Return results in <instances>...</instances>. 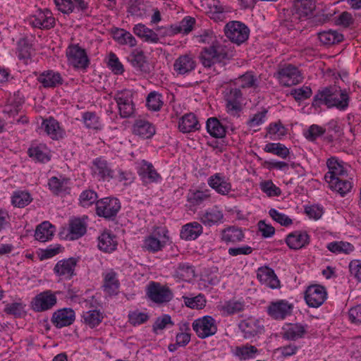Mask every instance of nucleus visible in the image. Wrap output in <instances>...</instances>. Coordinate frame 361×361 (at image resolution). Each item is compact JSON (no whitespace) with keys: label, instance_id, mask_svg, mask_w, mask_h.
Here are the masks:
<instances>
[{"label":"nucleus","instance_id":"f257e3e1","mask_svg":"<svg viewBox=\"0 0 361 361\" xmlns=\"http://www.w3.org/2000/svg\"><path fill=\"white\" fill-rule=\"evenodd\" d=\"M350 97L345 90L336 87H327L319 90L314 95L312 106L319 107L324 104L327 108L336 107L340 111H345L349 105Z\"/></svg>","mask_w":361,"mask_h":361},{"label":"nucleus","instance_id":"f03ea898","mask_svg":"<svg viewBox=\"0 0 361 361\" xmlns=\"http://www.w3.org/2000/svg\"><path fill=\"white\" fill-rule=\"evenodd\" d=\"M202 65L209 68L216 63H220L228 59V51L225 46H209L204 47L199 56Z\"/></svg>","mask_w":361,"mask_h":361},{"label":"nucleus","instance_id":"7ed1b4c3","mask_svg":"<svg viewBox=\"0 0 361 361\" xmlns=\"http://www.w3.org/2000/svg\"><path fill=\"white\" fill-rule=\"evenodd\" d=\"M250 30L248 27L239 21H231L225 27L226 36L237 44L245 42L249 37Z\"/></svg>","mask_w":361,"mask_h":361},{"label":"nucleus","instance_id":"20e7f679","mask_svg":"<svg viewBox=\"0 0 361 361\" xmlns=\"http://www.w3.org/2000/svg\"><path fill=\"white\" fill-rule=\"evenodd\" d=\"M147 295L152 301L159 304L168 302L173 298V293L168 286L154 281L147 286Z\"/></svg>","mask_w":361,"mask_h":361},{"label":"nucleus","instance_id":"39448f33","mask_svg":"<svg viewBox=\"0 0 361 361\" xmlns=\"http://www.w3.org/2000/svg\"><path fill=\"white\" fill-rule=\"evenodd\" d=\"M120 209L121 204L117 198H102L98 200L96 204L97 214L106 219L115 217Z\"/></svg>","mask_w":361,"mask_h":361},{"label":"nucleus","instance_id":"423d86ee","mask_svg":"<svg viewBox=\"0 0 361 361\" xmlns=\"http://www.w3.org/2000/svg\"><path fill=\"white\" fill-rule=\"evenodd\" d=\"M192 329L200 338L214 335L217 331L215 319L211 316H204L192 322Z\"/></svg>","mask_w":361,"mask_h":361},{"label":"nucleus","instance_id":"0eeeda50","mask_svg":"<svg viewBox=\"0 0 361 361\" xmlns=\"http://www.w3.org/2000/svg\"><path fill=\"white\" fill-rule=\"evenodd\" d=\"M56 302V293L47 290L35 295L31 301L30 305L34 311L39 312L51 309Z\"/></svg>","mask_w":361,"mask_h":361},{"label":"nucleus","instance_id":"6e6552de","mask_svg":"<svg viewBox=\"0 0 361 361\" xmlns=\"http://www.w3.org/2000/svg\"><path fill=\"white\" fill-rule=\"evenodd\" d=\"M114 99L117 104L121 118H129L134 114L135 104L130 94L125 91L118 92L115 94Z\"/></svg>","mask_w":361,"mask_h":361},{"label":"nucleus","instance_id":"1a4fd4ad","mask_svg":"<svg viewBox=\"0 0 361 361\" xmlns=\"http://www.w3.org/2000/svg\"><path fill=\"white\" fill-rule=\"evenodd\" d=\"M68 62L75 68H85L89 59L84 49L78 44L70 45L66 50Z\"/></svg>","mask_w":361,"mask_h":361},{"label":"nucleus","instance_id":"9d476101","mask_svg":"<svg viewBox=\"0 0 361 361\" xmlns=\"http://www.w3.org/2000/svg\"><path fill=\"white\" fill-rule=\"evenodd\" d=\"M326 295L324 286L312 285L307 288L305 293V300L309 307H318L324 302Z\"/></svg>","mask_w":361,"mask_h":361},{"label":"nucleus","instance_id":"9b49d317","mask_svg":"<svg viewBox=\"0 0 361 361\" xmlns=\"http://www.w3.org/2000/svg\"><path fill=\"white\" fill-rule=\"evenodd\" d=\"M77 263L78 259L75 257L59 260L54 268V272L61 279L70 280L75 275V269Z\"/></svg>","mask_w":361,"mask_h":361},{"label":"nucleus","instance_id":"f8f14e48","mask_svg":"<svg viewBox=\"0 0 361 361\" xmlns=\"http://www.w3.org/2000/svg\"><path fill=\"white\" fill-rule=\"evenodd\" d=\"M239 328L246 339H251L264 332V326L262 322L253 317H249L241 321Z\"/></svg>","mask_w":361,"mask_h":361},{"label":"nucleus","instance_id":"ddd939ff","mask_svg":"<svg viewBox=\"0 0 361 361\" xmlns=\"http://www.w3.org/2000/svg\"><path fill=\"white\" fill-rule=\"evenodd\" d=\"M29 22L33 27L40 29H50L55 25V19L48 9L38 10L29 18Z\"/></svg>","mask_w":361,"mask_h":361},{"label":"nucleus","instance_id":"4468645a","mask_svg":"<svg viewBox=\"0 0 361 361\" xmlns=\"http://www.w3.org/2000/svg\"><path fill=\"white\" fill-rule=\"evenodd\" d=\"M278 74L280 83L286 87L295 85L302 79L298 68L290 64L281 68Z\"/></svg>","mask_w":361,"mask_h":361},{"label":"nucleus","instance_id":"2eb2a0df","mask_svg":"<svg viewBox=\"0 0 361 361\" xmlns=\"http://www.w3.org/2000/svg\"><path fill=\"white\" fill-rule=\"evenodd\" d=\"M292 310L293 305L283 300L271 302L267 308L269 315L275 319H285Z\"/></svg>","mask_w":361,"mask_h":361},{"label":"nucleus","instance_id":"dca6fc26","mask_svg":"<svg viewBox=\"0 0 361 361\" xmlns=\"http://www.w3.org/2000/svg\"><path fill=\"white\" fill-rule=\"evenodd\" d=\"M92 173L99 180H109L114 178V171L106 160L97 158L92 162Z\"/></svg>","mask_w":361,"mask_h":361},{"label":"nucleus","instance_id":"f3484780","mask_svg":"<svg viewBox=\"0 0 361 361\" xmlns=\"http://www.w3.org/2000/svg\"><path fill=\"white\" fill-rule=\"evenodd\" d=\"M257 278L262 284L275 289L280 288V281L274 271L268 267H262L257 269Z\"/></svg>","mask_w":361,"mask_h":361},{"label":"nucleus","instance_id":"a211bd4d","mask_svg":"<svg viewBox=\"0 0 361 361\" xmlns=\"http://www.w3.org/2000/svg\"><path fill=\"white\" fill-rule=\"evenodd\" d=\"M75 312L71 308H63L54 312L51 322L56 328L69 326L75 321Z\"/></svg>","mask_w":361,"mask_h":361},{"label":"nucleus","instance_id":"6ab92c4d","mask_svg":"<svg viewBox=\"0 0 361 361\" xmlns=\"http://www.w3.org/2000/svg\"><path fill=\"white\" fill-rule=\"evenodd\" d=\"M326 164L329 168V172L324 176V179L328 183H332L334 180L341 177L347 176V171L336 158L331 157L329 159Z\"/></svg>","mask_w":361,"mask_h":361},{"label":"nucleus","instance_id":"aec40b11","mask_svg":"<svg viewBox=\"0 0 361 361\" xmlns=\"http://www.w3.org/2000/svg\"><path fill=\"white\" fill-rule=\"evenodd\" d=\"M133 133L142 139H149L155 134L156 128L147 120L137 119L133 126Z\"/></svg>","mask_w":361,"mask_h":361},{"label":"nucleus","instance_id":"412c9836","mask_svg":"<svg viewBox=\"0 0 361 361\" xmlns=\"http://www.w3.org/2000/svg\"><path fill=\"white\" fill-rule=\"evenodd\" d=\"M195 61L188 54L180 56L176 59L173 63V69L178 75L189 73L195 70Z\"/></svg>","mask_w":361,"mask_h":361},{"label":"nucleus","instance_id":"4be33fe9","mask_svg":"<svg viewBox=\"0 0 361 361\" xmlns=\"http://www.w3.org/2000/svg\"><path fill=\"white\" fill-rule=\"evenodd\" d=\"M137 173L144 184L157 183L161 180V176L154 169L153 165L145 160L142 161V166Z\"/></svg>","mask_w":361,"mask_h":361},{"label":"nucleus","instance_id":"5701e85b","mask_svg":"<svg viewBox=\"0 0 361 361\" xmlns=\"http://www.w3.org/2000/svg\"><path fill=\"white\" fill-rule=\"evenodd\" d=\"M200 215V221L207 226L220 224L224 218L222 212L217 207L210 208Z\"/></svg>","mask_w":361,"mask_h":361},{"label":"nucleus","instance_id":"b1692460","mask_svg":"<svg viewBox=\"0 0 361 361\" xmlns=\"http://www.w3.org/2000/svg\"><path fill=\"white\" fill-rule=\"evenodd\" d=\"M133 31L136 36L145 42L156 44L159 42V35L153 30L147 27L144 24L138 23L135 25Z\"/></svg>","mask_w":361,"mask_h":361},{"label":"nucleus","instance_id":"393cba45","mask_svg":"<svg viewBox=\"0 0 361 361\" xmlns=\"http://www.w3.org/2000/svg\"><path fill=\"white\" fill-rule=\"evenodd\" d=\"M286 242L290 249L298 250L309 244L310 237L306 232L295 231L286 237Z\"/></svg>","mask_w":361,"mask_h":361},{"label":"nucleus","instance_id":"a878e982","mask_svg":"<svg viewBox=\"0 0 361 361\" xmlns=\"http://www.w3.org/2000/svg\"><path fill=\"white\" fill-rule=\"evenodd\" d=\"M41 128L53 140L63 137V130L60 128L59 122L53 118L44 120Z\"/></svg>","mask_w":361,"mask_h":361},{"label":"nucleus","instance_id":"bb28decb","mask_svg":"<svg viewBox=\"0 0 361 361\" xmlns=\"http://www.w3.org/2000/svg\"><path fill=\"white\" fill-rule=\"evenodd\" d=\"M104 284L103 288L104 292L109 295L117 294L120 286L119 281L117 278V274L111 270L103 274Z\"/></svg>","mask_w":361,"mask_h":361},{"label":"nucleus","instance_id":"cd10ccee","mask_svg":"<svg viewBox=\"0 0 361 361\" xmlns=\"http://www.w3.org/2000/svg\"><path fill=\"white\" fill-rule=\"evenodd\" d=\"M37 80L46 88L55 87L63 82L61 74L53 71H44L38 76Z\"/></svg>","mask_w":361,"mask_h":361},{"label":"nucleus","instance_id":"c85d7f7f","mask_svg":"<svg viewBox=\"0 0 361 361\" xmlns=\"http://www.w3.org/2000/svg\"><path fill=\"white\" fill-rule=\"evenodd\" d=\"M203 232V228L200 224L194 221L188 223L182 227L180 236L185 240H194Z\"/></svg>","mask_w":361,"mask_h":361},{"label":"nucleus","instance_id":"c756f323","mask_svg":"<svg viewBox=\"0 0 361 361\" xmlns=\"http://www.w3.org/2000/svg\"><path fill=\"white\" fill-rule=\"evenodd\" d=\"M294 7L299 18H302L312 16L316 6L314 0H295Z\"/></svg>","mask_w":361,"mask_h":361},{"label":"nucleus","instance_id":"7c9ffc66","mask_svg":"<svg viewBox=\"0 0 361 361\" xmlns=\"http://www.w3.org/2000/svg\"><path fill=\"white\" fill-rule=\"evenodd\" d=\"M242 92L238 88H231L225 95L228 111H238L240 110V99Z\"/></svg>","mask_w":361,"mask_h":361},{"label":"nucleus","instance_id":"2f4dec72","mask_svg":"<svg viewBox=\"0 0 361 361\" xmlns=\"http://www.w3.org/2000/svg\"><path fill=\"white\" fill-rule=\"evenodd\" d=\"M200 127V125L195 115L192 113L184 115L178 123V128L183 133L195 131L198 130Z\"/></svg>","mask_w":361,"mask_h":361},{"label":"nucleus","instance_id":"473e14b6","mask_svg":"<svg viewBox=\"0 0 361 361\" xmlns=\"http://www.w3.org/2000/svg\"><path fill=\"white\" fill-rule=\"evenodd\" d=\"M209 185L217 192L221 195L228 194L231 190V183L227 182L224 177L216 173L209 178Z\"/></svg>","mask_w":361,"mask_h":361},{"label":"nucleus","instance_id":"72a5a7b5","mask_svg":"<svg viewBox=\"0 0 361 361\" xmlns=\"http://www.w3.org/2000/svg\"><path fill=\"white\" fill-rule=\"evenodd\" d=\"M117 242L115 236L108 232H104L98 237V247L99 250L111 252L116 250Z\"/></svg>","mask_w":361,"mask_h":361},{"label":"nucleus","instance_id":"f704fd0d","mask_svg":"<svg viewBox=\"0 0 361 361\" xmlns=\"http://www.w3.org/2000/svg\"><path fill=\"white\" fill-rule=\"evenodd\" d=\"M54 233V226L49 222L44 221L37 226L35 237L39 241L46 242L52 238Z\"/></svg>","mask_w":361,"mask_h":361},{"label":"nucleus","instance_id":"c9c22d12","mask_svg":"<svg viewBox=\"0 0 361 361\" xmlns=\"http://www.w3.org/2000/svg\"><path fill=\"white\" fill-rule=\"evenodd\" d=\"M207 132L214 137L221 138L226 135V128L215 117L207 119L206 123Z\"/></svg>","mask_w":361,"mask_h":361},{"label":"nucleus","instance_id":"e433bc0d","mask_svg":"<svg viewBox=\"0 0 361 361\" xmlns=\"http://www.w3.org/2000/svg\"><path fill=\"white\" fill-rule=\"evenodd\" d=\"M103 319L102 313L97 310H91L82 312V322L94 328L98 326Z\"/></svg>","mask_w":361,"mask_h":361},{"label":"nucleus","instance_id":"4c0bfd02","mask_svg":"<svg viewBox=\"0 0 361 361\" xmlns=\"http://www.w3.org/2000/svg\"><path fill=\"white\" fill-rule=\"evenodd\" d=\"M195 23V18L192 17L184 18L178 25H173L171 26V33L176 35L178 33L188 34L193 28Z\"/></svg>","mask_w":361,"mask_h":361},{"label":"nucleus","instance_id":"58836bf2","mask_svg":"<svg viewBox=\"0 0 361 361\" xmlns=\"http://www.w3.org/2000/svg\"><path fill=\"white\" fill-rule=\"evenodd\" d=\"M69 235L71 240L78 239L86 233V225L80 219H75L70 221Z\"/></svg>","mask_w":361,"mask_h":361},{"label":"nucleus","instance_id":"ea45409f","mask_svg":"<svg viewBox=\"0 0 361 361\" xmlns=\"http://www.w3.org/2000/svg\"><path fill=\"white\" fill-rule=\"evenodd\" d=\"M319 41L325 45H331L341 42L343 39V35L336 31L328 30L318 34Z\"/></svg>","mask_w":361,"mask_h":361},{"label":"nucleus","instance_id":"a19ab883","mask_svg":"<svg viewBox=\"0 0 361 361\" xmlns=\"http://www.w3.org/2000/svg\"><path fill=\"white\" fill-rule=\"evenodd\" d=\"M131 64L143 72H149V65L143 51H133L130 56Z\"/></svg>","mask_w":361,"mask_h":361},{"label":"nucleus","instance_id":"79ce46f5","mask_svg":"<svg viewBox=\"0 0 361 361\" xmlns=\"http://www.w3.org/2000/svg\"><path fill=\"white\" fill-rule=\"evenodd\" d=\"M243 238L244 235L242 231L235 227H229L223 230L221 233V239L226 243L239 242Z\"/></svg>","mask_w":361,"mask_h":361},{"label":"nucleus","instance_id":"37998d69","mask_svg":"<svg viewBox=\"0 0 361 361\" xmlns=\"http://www.w3.org/2000/svg\"><path fill=\"white\" fill-rule=\"evenodd\" d=\"M341 177L329 183L330 188L338 192L341 196H344L349 192L352 188L351 182Z\"/></svg>","mask_w":361,"mask_h":361},{"label":"nucleus","instance_id":"c03bdc74","mask_svg":"<svg viewBox=\"0 0 361 361\" xmlns=\"http://www.w3.org/2000/svg\"><path fill=\"white\" fill-rule=\"evenodd\" d=\"M32 200L30 194L25 191H16L12 196V204L19 208L28 205Z\"/></svg>","mask_w":361,"mask_h":361},{"label":"nucleus","instance_id":"a18cd8bd","mask_svg":"<svg viewBox=\"0 0 361 361\" xmlns=\"http://www.w3.org/2000/svg\"><path fill=\"white\" fill-rule=\"evenodd\" d=\"M305 334V329L300 324L290 326L283 334V338L286 340L295 341L302 338Z\"/></svg>","mask_w":361,"mask_h":361},{"label":"nucleus","instance_id":"49530a36","mask_svg":"<svg viewBox=\"0 0 361 361\" xmlns=\"http://www.w3.org/2000/svg\"><path fill=\"white\" fill-rule=\"evenodd\" d=\"M18 52L19 59L25 61V62L31 58L33 49L27 39L22 38L18 41Z\"/></svg>","mask_w":361,"mask_h":361},{"label":"nucleus","instance_id":"de8ad7c7","mask_svg":"<svg viewBox=\"0 0 361 361\" xmlns=\"http://www.w3.org/2000/svg\"><path fill=\"white\" fill-rule=\"evenodd\" d=\"M264 151L274 154L281 158H286L289 154V149L281 143H268L264 147Z\"/></svg>","mask_w":361,"mask_h":361},{"label":"nucleus","instance_id":"09e8293b","mask_svg":"<svg viewBox=\"0 0 361 361\" xmlns=\"http://www.w3.org/2000/svg\"><path fill=\"white\" fill-rule=\"evenodd\" d=\"M163 104L161 95L157 92H151L146 99L147 106L149 110L154 111H159Z\"/></svg>","mask_w":361,"mask_h":361},{"label":"nucleus","instance_id":"8fccbe9b","mask_svg":"<svg viewBox=\"0 0 361 361\" xmlns=\"http://www.w3.org/2000/svg\"><path fill=\"white\" fill-rule=\"evenodd\" d=\"M82 121L86 128L90 129L98 130L102 126L99 117L94 112L87 111L82 114Z\"/></svg>","mask_w":361,"mask_h":361},{"label":"nucleus","instance_id":"3c124183","mask_svg":"<svg viewBox=\"0 0 361 361\" xmlns=\"http://www.w3.org/2000/svg\"><path fill=\"white\" fill-rule=\"evenodd\" d=\"M175 275L183 281H188L195 276V271L188 264L181 263L176 268Z\"/></svg>","mask_w":361,"mask_h":361},{"label":"nucleus","instance_id":"603ef678","mask_svg":"<svg viewBox=\"0 0 361 361\" xmlns=\"http://www.w3.org/2000/svg\"><path fill=\"white\" fill-rule=\"evenodd\" d=\"M98 196L92 190H85L81 192L79 197L80 204L83 207H88L94 203L97 204Z\"/></svg>","mask_w":361,"mask_h":361},{"label":"nucleus","instance_id":"864d4df0","mask_svg":"<svg viewBox=\"0 0 361 361\" xmlns=\"http://www.w3.org/2000/svg\"><path fill=\"white\" fill-rule=\"evenodd\" d=\"M257 353L258 350L255 346L245 345L236 347L235 354L241 359L246 360L254 357Z\"/></svg>","mask_w":361,"mask_h":361},{"label":"nucleus","instance_id":"5fc2aeb1","mask_svg":"<svg viewBox=\"0 0 361 361\" xmlns=\"http://www.w3.org/2000/svg\"><path fill=\"white\" fill-rule=\"evenodd\" d=\"M327 248L334 253H349L354 250V247L347 242H332L328 244Z\"/></svg>","mask_w":361,"mask_h":361},{"label":"nucleus","instance_id":"6e6d98bb","mask_svg":"<svg viewBox=\"0 0 361 361\" xmlns=\"http://www.w3.org/2000/svg\"><path fill=\"white\" fill-rule=\"evenodd\" d=\"M25 307L21 302L8 303L5 306L4 312L15 317H22L25 313Z\"/></svg>","mask_w":361,"mask_h":361},{"label":"nucleus","instance_id":"4d7b16f0","mask_svg":"<svg viewBox=\"0 0 361 361\" xmlns=\"http://www.w3.org/2000/svg\"><path fill=\"white\" fill-rule=\"evenodd\" d=\"M257 78L251 73H246L240 76L237 81L238 85L242 88L256 87Z\"/></svg>","mask_w":361,"mask_h":361},{"label":"nucleus","instance_id":"13d9d810","mask_svg":"<svg viewBox=\"0 0 361 361\" xmlns=\"http://www.w3.org/2000/svg\"><path fill=\"white\" fill-rule=\"evenodd\" d=\"M270 216L277 223L283 226H288L293 224V220L287 215L279 212L275 209H271L269 212Z\"/></svg>","mask_w":361,"mask_h":361},{"label":"nucleus","instance_id":"bf43d9fd","mask_svg":"<svg viewBox=\"0 0 361 361\" xmlns=\"http://www.w3.org/2000/svg\"><path fill=\"white\" fill-rule=\"evenodd\" d=\"M312 92L310 87L303 86L300 88L291 90L290 94L293 96L296 101L305 100L312 95Z\"/></svg>","mask_w":361,"mask_h":361},{"label":"nucleus","instance_id":"052dcab7","mask_svg":"<svg viewBox=\"0 0 361 361\" xmlns=\"http://www.w3.org/2000/svg\"><path fill=\"white\" fill-rule=\"evenodd\" d=\"M164 244L162 243L158 238L153 236L147 238L144 243L145 247L151 252H155L160 250Z\"/></svg>","mask_w":361,"mask_h":361},{"label":"nucleus","instance_id":"680f3d73","mask_svg":"<svg viewBox=\"0 0 361 361\" xmlns=\"http://www.w3.org/2000/svg\"><path fill=\"white\" fill-rule=\"evenodd\" d=\"M325 133V129L317 125H312L305 133V137L310 141H314Z\"/></svg>","mask_w":361,"mask_h":361},{"label":"nucleus","instance_id":"e2e57ef3","mask_svg":"<svg viewBox=\"0 0 361 361\" xmlns=\"http://www.w3.org/2000/svg\"><path fill=\"white\" fill-rule=\"evenodd\" d=\"M29 156L39 161H45L49 160L47 154L44 152L39 146L32 147L28 149Z\"/></svg>","mask_w":361,"mask_h":361},{"label":"nucleus","instance_id":"0e129e2a","mask_svg":"<svg viewBox=\"0 0 361 361\" xmlns=\"http://www.w3.org/2000/svg\"><path fill=\"white\" fill-rule=\"evenodd\" d=\"M185 305L190 308L201 309L204 306L205 300L201 295L194 298L183 297Z\"/></svg>","mask_w":361,"mask_h":361},{"label":"nucleus","instance_id":"69168bd1","mask_svg":"<svg viewBox=\"0 0 361 361\" xmlns=\"http://www.w3.org/2000/svg\"><path fill=\"white\" fill-rule=\"evenodd\" d=\"M128 317L129 322L134 326L143 324L149 319V316L146 313L140 312L138 311L130 312Z\"/></svg>","mask_w":361,"mask_h":361},{"label":"nucleus","instance_id":"338daca9","mask_svg":"<svg viewBox=\"0 0 361 361\" xmlns=\"http://www.w3.org/2000/svg\"><path fill=\"white\" fill-rule=\"evenodd\" d=\"M261 189L269 196H279L281 194L280 189L271 181H265L262 183Z\"/></svg>","mask_w":361,"mask_h":361},{"label":"nucleus","instance_id":"774afa93","mask_svg":"<svg viewBox=\"0 0 361 361\" xmlns=\"http://www.w3.org/2000/svg\"><path fill=\"white\" fill-rule=\"evenodd\" d=\"M48 184L50 190L56 195H59L66 190L64 182L60 180L56 177L51 178Z\"/></svg>","mask_w":361,"mask_h":361}]
</instances>
